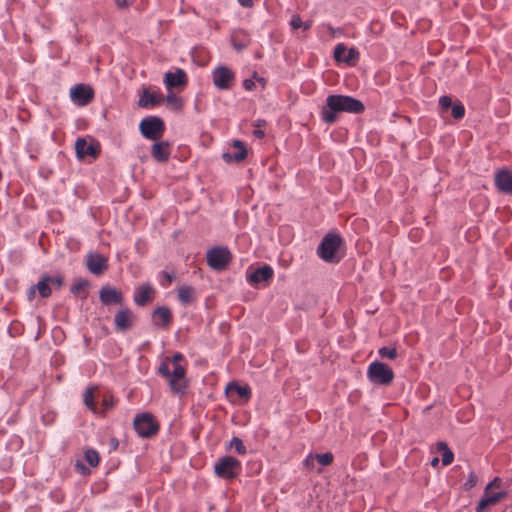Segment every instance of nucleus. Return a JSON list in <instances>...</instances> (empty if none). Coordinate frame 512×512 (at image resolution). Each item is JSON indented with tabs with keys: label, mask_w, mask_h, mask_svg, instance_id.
Here are the masks:
<instances>
[{
	"label": "nucleus",
	"mask_w": 512,
	"mask_h": 512,
	"mask_svg": "<svg viewBox=\"0 0 512 512\" xmlns=\"http://www.w3.org/2000/svg\"><path fill=\"white\" fill-rule=\"evenodd\" d=\"M364 110L365 106L360 100L348 95L332 94L326 98L320 114L326 124H334L339 113L361 114Z\"/></svg>",
	"instance_id": "f257e3e1"
},
{
	"label": "nucleus",
	"mask_w": 512,
	"mask_h": 512,
	"mask_svg": "<svg viewBox=\"0 0 512 512\" xmlns=\"http://www.w3.org/2000/svg\"><path fill=\"white\" fill-rule=\"evenodd\" d=\"M343 239L336 233H327L321 240L318 248L317 255L327 263L337 264L342 259L339 254L340 246Z\"/></svg>",
	"instance_id": "f03ea898"
},
{
	"label": "nucleus",
	"mask_w": 512,
	"mask_h": 512,
	"mask_svg": "<svg viewBox=\"0 0 512 512\" xmlns=\"http://www.w3.org/2000/svg\"><path fill=\"white\" fill-rule=\"evenodd\" d=\"M367 377L374 385L389 386L394 380V372L388 365L374 361L368 366Z\"/></svg>",
	"instance_id": "7ed1b4c3"
},
{
	"label": "nucleus",
	"mask_w": 512,
	"mask_h": 512,
	"mask_svg": "<svg viewBox=\"0 0 512 512\" xmlns=\"http://www.w3.org/2000/svg\"><path fill=\"white\" fill-rule=\"evenodd\" d=\"M133 425L137 434L146 439L155 436L160 429L159 423L156 421L153 414L149 412L137 414L134 418Z\"/></svg>",
	"instance_id": "20e7f679"
},
{
	"label": "nucleus",
	"mask_w": 512,
	"mask_h": 512,
	"mask_svg": "<svg viewBox=\"0 0 512 512\" xmlns=\"http://www.w3.org/2000/svg\"><path fill=\"white\" fill-rule=\"evenodd\" d=\"M242 470L241 462L232 456H224L219 458L214 464L215 474L223 479H235Z\"/></svg>",
	"instance_id": "39448f33"
},
{
	"label": "nucleus",
	"mask_w": 512,
	"mask_h": 512,
	"mask_svg": "<svg viewBox=\"0 0 512 512\" xmlns=\"http://www.w3.org/2000/svg\"><path fill=\"white\" fill-rule=\"evenodd\" d=\"M139 130L144 138L156 141L163 136L165 123L158 116H148L140 122Z\"/></svg>",
	"instance_id": "423d86ee"
},
{
	"label": "nucleus",
	"mask_w": 512,
	"mask_h": 512,
	"mask_svg": "<svg viewBox=\"0 0 512 512\" xmlns=\"http://www.w3.org/2000/svg\"><path fill=\"white\" fill-rule=\"evenodd\" d=\"M231 261L232 254L226 247H213L207 252V263L216 271H223L227 269Z\"/></svg>",
	"instance_id": "0eeeda50"
},
{
	"label": "nucleus",
	"mask_w": 512,
	"mask_h": 512,
	"mask_svg": "<svg viewBox=\"0 0 512 512\" xmlns=\"http://www.w3.org/2000/svg\"><path fill=\"white\" fill-rule=\"evenodd\" d=\"M94 89L83 83L76 84L70 89L71 100L78 106H86L94 99Z\"/></svg>",
	"instance_id": "6e6552de"
},
{
	"label": "nucleus",
	"mask_w": 512,
	"mask_h": 512,
	"mask_svg": "<svg viewBox=\"0 0 512 512\" xmlns=\"http://www.w3.org/2000/svg\"><path fill=\"white\" fill-rule=\"evenodd\" d=\"M214 85L220 90L230 89L235 81L234 72L226 66H219L212 72Z\"/></svg>",
	"instance_id": "1a4fd4ad"
},
{
	"label": "nucleus",
	"mask_w": 512,
	"mask_h": 512,
	"mask_svg": "<svg viewBox=\"0 0 512 512\" xmlns=\"http://www.w3.org/2000/svg\"><path fill=\"white\" fill-rule=\"evenodd\" d=\"M185 374V367L180 364L174 365V369L169 380V386L175 394L183 395L186 393L187 381L185 380Z\"/></svg>",
	"instance_id": "9d476101"
},
{
	"label": "nucleus",
	"mask_w": 512,
	"mask_h": 512,
	"mask_svg": "<svg viewBox=\"0 0 512 512\" xmlns=\"http://www.w3.org/2000/svg\"><path fill=\"white\" fill-rule=\"evenodd\" d=\"M76 155L79 159H83L86 156L97 158L100 154V145L98 142L88 143L84 138H78L75 142Z\"/></svg>",
	"instance_id": "9b49d317"
},
{
	"label": "nucleus",
	"mask_w": 512,
	"mask_h": 512,
	"mask_svg": "<svg viewBox=\"0 0 512 512\" xmlns=\"http://www.w3.org/2000/svg\"><path fill=\"white\" fill-rule=\"evenodd\" d=\"M86 267L93 275L100 276L108 269L107 258L99 253H89L86 256Z\"/></svg>",
	"instance_id": "f8f14e48"
},
{
	"label": "nucleus",
	"mask_w": 512,
	"mask_h": 512,
	"mask_svg": "<svg viewBox=\"0 0 512 512\" xmlns=\"http://www.w3.org/2000/svg\"><path fill=\"white\" fill-rule=\"evenodd\" d=\"M135 315L129 308H123L119 310L114 317L115 330L118 332L128 331L134 324Z\"/></svg>",
	"instance_id": "ddd939ff"
},
{
	"label": "nucleus",
	"mask_w": 512,
	"mask_h": 512,
	"mask_svg": "<svg viewBox=\"0 0 512 512\" xmlns=\"http://www.w3.org/2000/svg\"><path fill=\"white\" fill-rule=\"evenodd\" d=\"M99 299L103 305H122L124 302L123 293L111 286H103L99 292Z\"/></svg>",
	"instance_id": "4468645a"
},
{
	"label": "nucleus",
	"mask_w": 512,
	"mask_h": 512,
	"mask_svg": "<svg viewBox=\"0 0 512 512\" xmlns=\"http://www.w3.org/2000/svg\"><path fill=\"white\" fill-rule=\"evenodd\" d=\"M494 182L497 190L501 193L512 195V171L503 168L495 173Z\"/></svg>",
	"instance_id": "2eb2a0df"
},
{
	"label": "nucleus",
	"mask_w": 512,
	"mask_h": 512,
	"mask_svg": "<svg viewBox=\"0 0 512 512\" xmlns=\"http://www.w3.org/2000/svg\"><path fill=\"white\" fill-rule=\"evenodd\" d=\"M152 321L154 326L167 330L173 321V315L170 308L160 306L153 310Z\"/></svg>",
	"instance_id": "dca6fc26"
},
{
	"label": "nucleus",
	"mask_w": 512,
	"mask_h": 512,
	"mask_svg": "<svg viewBox=\"0 0 512 512\" xmlns=\"http://www.w3.org/2000/svg\"><path fill=\"white\" fill-rule=\"evenodd\" d=\"M274 275V271L271 266L263 265L254 269L247 275V281L251 285H258L260 283H268Z\"/></svg>",
	"instance_id": "f3484780"
},
{
	"label": "nucleus",
	"mask_w": 512,
	"mask_h": 512,
	"mask_svg": "<svg viewBox=\"0 0 512 512\" xmlns=\"http://www.w3.org/2000/svg\"><path fill=\"white\" fill-rule=\"evenodd\" d=\"M506 496H507V492H505V491L490 494L489 491L484 490L483 496L481 497L475 510H476V512H485L490 507L498 504Z\"/></svg>",
	"instance_id": "a211bd4d"
},
{
	"label": "nucleus",
	"mask_w": 512,
	"mask_h": 512,
	"mask_svg": "<svg viewBox=\"0 0 512 512\" xmlns=\"http://www.w3.org/2000/svg\"><path fill=\"white\" fill-rule=\"evenodd\" d=\"M155 290L150 283H144L137 287L134 292V302L143 307L153 301Z\"/></svg>",
	"instance_id": "6ab92c4d"
},
{
	"label": "nucleus",
	"mask_w": 512,
	"mask_h": 512,
	"mask_svg": "<svg viewBox=\"0 0 512 512\" xmlns=\"http://www.w3.org/2000/svg\"><path fill=\"white\" fill-rule=\"evenodd\" d=\"M171 155V144L168 141H156L151 146V156L159 163H166Z\"/></svg>",
	"instance_id": "aec40b11"
},
{
	"label": "nucleus",
	"mask_w": 512,
	"mask_h": 512,
	"mask_svg": "<svg viewBox=\"0 0 512 512\" xmlns=\"http://www.w3.org/2000/svg\"><path fill=\"white\" fill-rule=\"evenodd\" d=\"M164 83L168 89L184 87L188 83L186 72L178 68L175 72H167L164 77Z\"/></svg>",
	"instance_id": "412c9836"
},
{
	"label": "nucleus",
	"mask_w": 512,
	"mask_h": 512,
	"mask_svg": "<svg viewBox=\"0 0 512 512\" xmlns=\"http://www.w3.org/2000/svg\"><path fill=\"white\" fill-rule=\"evenodd\" d=\"M359 53L354 49H347V47L340 43L334 49V58L336 61H342L348 64H353L358 59Z\"/></svg>",
	"instance_id": "4be33fe9"
},
{
	"label": "nucleus",
	"mask_w": 512,
	"mask_h": 512,
	"mask_svg": "<svg viewBox=\"0 0 512 512\" xmlns=\"http://www.w3.org/2000/svg\"><path fill=\"white\" fill-rule=\"evenodd\" d=\"M163 100L162 95H157L155 93H150L148 89H144L140 99L138 101V105L140 107L146 108L148 106H156L160 104Z\"/></svg>",
	"instance_id": "5701e85b"
},
{
	"label": "nucleus",
	"mask_w": 512,
	"mask_h": 512,
	"mask_svg": "<svg viewBox=\"0 0 512 512\" xmlns=\"http://www.w3.org/2000/svg\"><path fill=\"white\" fill-rule=\"evenodd\" d=\"M226 393H235L239 398L248 401L251 397V389L248 385L241 386L235 382H231L226 386Z\"/></svg>",
	"instance_id": "b1692460"
},
{
	"label": "nucleus",
	"mask_w": 512,
	"mask_h": 512,
	"mask_svg": "<svg viewBox=\"0 0 512 512\" xmlns=\"http://www.w3.org/2000/svg\"><path fill=\"white\" fill-rule=\"evenodd\" d=\"M97 387H88L83 394V402L85 406L93 411L94 413H98V408L95 402V391Z\"/></svg>",
	"instance_id": "393cba45"
},
{
	"label": "nucleus",
	"mask_w": 512,
	"mask_h": 512,
	"mask_svg": "<svg viewBox=\"0 0 512 512\" xmlns=\"http://www.w3.org/2000/svg\"><path fill=\"white\" fill-rule=\"evenodd\" d=\"M195 289L191 286H181L178 289V299L183 305H188L194 300Z\"/></svg>",
	"instance_id": "a878e982"
},
{
	"label": "nucleus",
	"mask_w": 512,
	"mask_h": 512,
	"mask_svg": "<svg viewBox=\"0 0 512 512\" xmlns=\"http://www.w3.org/2000/svg\"><path fill=\"white\" fill-rule=\"evenodd\" d=\"M437 450L439 452H442V464L444 466H448L453 462L454 454L445 442H443V441L438 442Z\"/></svg>",
	"instance_id": "bb28decb"
},
{
	"label": "nucleus",
	"mask_w": 512,
	"mask_h": 512,
	"mask_svg": "<svg viewBox=\"0 0 512 512\" xmlns=\"http://www.w3.org/2000/svg\"><path fill=\"white\" fill-rule=\"evenodd\" d=\"M89 285L88 280L86 279H79L76 283H74L70 291L73 295L81 297L82 299L87 297V293L85 292V289Z\"/></svg>",
	"instance_id": "cd10ccee"
},
{
	"label": "nucleus",
	"mask_w": 512,
	"mask_h": 512,
	"mask_svg": "<svg viewBox=\"0 0 512 512\" xmlns=\"http://www.w3.org/2000/svg\"><path fill=\"white\" fill-rule=\"evenodd\" d=\"M247 157V149H242V151H237L235 153L225 152L222 154V158L226 163L231 162H241Z\"/></svg>",
	"instance_id": "c85d7f7f"
},
{
	"label": "nucleus",
	"mask_w": 512,
	"mask_h": 512,
	"mask_svg": "<svg viewBox=\"0 0 512 512\" xmlns=\"http://www.w3.org/2000/svg\"><path fill=\"white\" fill-rule=\"evenodd\" d=\"M49 282V280H46V275H44L36 285V289L42 298H47L52 294Z\"/></svg>",
	"instance_id": "c756f323"
},
{
	"label": "nucleus",
	"mask_w": 512,
	"mask_h": 512,
	"mask_svg": "<svg viewBox=\"0 0 512 512\" xmlns=\"http://www.w3.org/2000/svg\"><path fill=\"white\" fill-rule=\"evenodd\" d=\"M311 25V21H302L301 17L298 14L293 15L290 20V26L293 30L302 28L304 31H306L311 28Z\"/></svg>",
	"instance_id": "7c9ffc66"
},
{
	"label": "nucleus",
	"mask_w": 512,
	"mask_h": 512,
	"mask_svg": "<svg viewBox=\"0 0 512 512\" xmlns=\"http://www.w3.org/2000/svg\"><path fill=\"white\" fill-rule=\"evenodd\" d=\"M84 457L88 464L92 467H96L99 464L100 457L98 452L94 449H87L85 451Z\"/></svg>",
	"instance_id": "2f4dec72"
},
{
	"label": "nucleus",
	"mask_w": 512,
	"mask_h": 512,
	"mask_svg": "<svg viewBox=\"0 0 512 512\" xmlns=\"http://www.w3.org/2000/svg\"><path fill=\"white\" fill-rule=\"evenodd\" d=\"M451 115L454 119L460 120L465 115V107L460 101H456L453 103L451 107Z\"/></svg>",
	"instance_id": "473e14b6"
},
{
	"label": "nucleus",
	"mask_w": 512,
	"mask_h": 512,
	"mask_svg": "<svg viewBox=\"0 0 512 512\" xmlns=\"http://www.w3.org/2000/svg\"><path fill=\"white\" fill-rule=\"evenodd\" d=\"M378 354L381 358L395 359L398 357V352L395 347H381L378 351Z\"/></svg>",
	"instance_id": "72a5a7b5"
},
{
	"label": "nucleus",
	"mask_w": 512,
	"mask_h": 512,
	"mask_svg": "<svg viewBox=\"0 0 512 512\" xmlns=\"http://www.w3.org/2000/svg\"><path fill=\"white\" fill-rule=\"evenodd\" d=\"M230 447L234 448L239 455H244L247 452L246 447L243 444V441L238 437L232 438L230 442Z\"/></svg>",
	"instance_id": "f704fd0d"
},
{
	"label": "nucleus",
	"mask_w": 512,
	"mask_h": 512,
	"mask_svg": "<svg viewBox=\"0 0 512 512\" xmlns=\"http://www.w3.org/2000/svg\"><path fill=\"white\" fill-rule=\"evenodd\" d=\"M314 457L322 466H328L333 462V454L330 452L316 454Z\"/></svg>",
	"instance_id": "c9c22d12"
},
{
	"label": "nucleus",
	"mask_w": 512,
	"mask_h": 512,
	"mask_svg": "<svg viewBox=\"0 0 512 512\" xmlns=\"http://www.w3.org/2000/svg\"><path fill=\"white\" fill-rule=\"evenodd\" d=\"M46 280H49L50 287H54L56 289H60L64 283V277L62 275L49 276L46 275Z\"/></svg>",
	"instance_id": "e433bc0d"
},
{
	"label": "nucleus",
	"mask_w": 512,
	"mask_h": 512,
	"mask_svg": "<svg viewBox=\"0 0 512 512\" xmlns=\"http://www.w3.org/2000/svg\"><path fill=\"white\" fill-rule=\"evenodd\" d=\"M166 101L169 104H172L175 109L180 110L183 106L182 99L175 94H168L166 97Z\"/></svg>",
	"instance_id": "4c0bfd02"
},
{
	"label": "nucleus",
	"mask_w": 512,
	"mask_h": 512,
	"mask_svg": "<svg viewBox=\"0 0 512 512\" xmlns=\"http://www.w3.org/2000/svg\"><path fill=\"white\" fill-rule=\"evenodd\" d=\"M168 358H166L165 361L161 362L159 368H158V372L161 376L167 378L170 380V377H171V371H170V368H169V364H168Z\"/></svg>",
	"instance_id": "58836bf2"
},
{
	"label": "nucleus",
	"mask_w": 512,
	"mask_h": 512,
	"mask_svg": "<svg viewBox=\"0 0 512 512\" xmlns=\"http://www.w3.org/2000/svg\"><path fill=\"white\" fill-rule=\"evenodd\" d=\"M161 276H162L163 279L161 280L160 283L164 287H168L174 281V279L176 278L174 273H170V272H167V271H162L161 272Z\"/></svg>",
	"instance_id": "ea45409f"
},
{
	"label": "nucleus",
	"mask_w": 512,
	"mask_h": 512,
	"mask_svg": "<svg viewBox=\"0 0 512 512\" xmlns=\"http://www.w3.org/2000/svg\"><path fill=\"white\" fill-rule=\"evenodd\" d=\"M477 476L471 472L469 475H468V479L467 481L463 484V489L465 491H469L470 489H472L476 484H477Z\"/></svg>",
	"instance_id": "a19ab883"
},
{
	"label": "nucleus",
	"mask_w": 512,
	"mask_h": 512,
	"mask_svg": "<svg viewBox=\"0 0 512 512\" xmlns=\"http://www.w3.org/2000/svg\"><path fill=\"white\" fill-rule=\"evenodd\" d=\"M439 105L442 110H447L452 107V99L449 96H441L439 99Z\"/></svg>",
	"instance_id": "79ce46f5"
},
{
	"label": "nucleus",
	"mask_w": 512,
	"mask_h": 512,
	"mask_svg": "<svg viewBox=\"0 0 512 512\" xmlns=\"http://www.w3.org/2000/svg\"><path fill=\"white\" fill-rule=\"evenodd\" d=\"M102 406H103V409L101 411L98 410L99 413H104L106 410L111 409L114 406L113 398L105 397L102 400Z\"/></svg>",
	"instance_id": "37998d69"
},
{
	"label": "nucleus",
	"mask_w": 512,
	"mask_h": 512,
	"mask_svg": "<svg viewBox=\"0 0 512 512\" xmlns=\"http://www.w3.org/2000/svg\"><path fill=\"white\" fill-rule=\"evenodd\" d=\"M75 470L82 475H88L90 473L89 468H87L81 461H77L75 463Z\"/></svg>",
	"instance_id": "c03bdc74"
},
{
	"label": "nucleus",
	"mask_w": 512,
	"mask_h": 512,
	"mask_svg": "<svg viewBox=\"0 0 512 512\" xmlns=\"http://www.w3.org/2000/svg\"><path fill=\"white\" fill-rule=\"evenodd\" d=\"M500 485H501V479L496 477L489 484H487V486L485 487L484 490L489 491L492 488H499Z\"/></svg>",
	"instance_id": "a18cd8bd"
},
{
	"label": "nucleus",
	"mask_w": 512,
	"mask_h": 512,
	"mask_svg": "<svg viewBox=\"0 0 512 512\" xmlns=\"http://www.w3.org/2000/svg\"><path fill=\"white\" fill-rule=\"evenodd\" d=\"M243 86L246 90L251 91L255 88V82L253 79H245L243 81Z\"/></svg>",
	"instance_id": "49530a36"
},
{
	"label": "nucleus",
	"mask_w": 512,
	"mask_h": 512,
	"mask_svg": "<svg viewBox=\"0 0 512 512\" xmlns=\"http://www.w3.org/2000/svg\"><path fill=\"white\" fill-rule=\"evenodd\" d=\"M314 460H315V457L313 455H309L305 460H304V465L307 467V468H314Z\"/></svg>",
	"instance_id": "de8ad7c7"
},
{
	"label": "nucleus",
	"mask_w": 512,
	"mask_h": 512,
	"mask_svg": "<svg viewBox=\"0 0 512 512\" xmlns=\"http://www.w3.org/2000/svg\"><path fill=\"white\" fill-rule=\"evenodd\" d=\"M232 146L236 148L238 151H242V149H246L245 144L240 140H234Z\"/></svg>",
	"instance_id": "09e8293b"
},
{
	"label": "nucleus",
	"mask_w": 512,
	"mask_h": 512,
	"mask_svg": "<svg viewBox=\"0 0 512 512\" xmlns=\"http://www.w3.org/2000/svg\"><path fill=\"white\" fill-rule=\"evenodd\" d=\"M183 359H184L183 354H181L180 352H177L173 355L172 362L174 365H176V364H179V362L182 361Z\"/></svg>",
	"instance_id": "8fccbe9b"
},
{
	"label": "nucleus",
	"mask_w": 512,
	"mask_h": 512,
	"mask_svg": "<svg viewBox=\"0 0 512 512\" xmlns=\"http://www.w3.org/2000/svg\"><path fill=\"white\" fill-rule=\"evenodd\" d=\"M115 4L119 8H127L129 6V0H115Z\"/></svg>",
	"instance_id": "3c124183"
},
{
	"label": "nucleus",
	"mask_w": 512,
	"mask_h": 512,
	"mask_svg": "<svg viewBox=\"0 0 512 512\" xmlns=\"http://www.w3.org/2000/svg\"><path fill=\"white\" fill-rule=\"evenodd\" d=\"M238 2L240 3L241 6H243L245 8H250L253 6L252 0H238Z\"/></svg>",
	"instance_id": "603ef678"
},
{
	"label": "nucleus",
	"mask_w": 512,
	"mask_h": 512,
	"mask_svg": "<svg viewBox=\"0 0 512 512\" xmlns=\"http://www.w3.org/2000/svg\"><path fill=\"white\" fill-rule=\"evenodd\" d=\"M246 46H247V44L242 43V42H239V43H236V42H235V43H234V48H235L236 50H239V51H241V50H243L244 48H246Z\"/></svg>",
	"instance_id": "864d4df0"
},
{
	"label": "nucleus",
	"mask_w": 512,
	"mask_h": 512,
	"mask_svg": "<svg viewBox=\"0 0 512 512\" xmlns=\"http://www.w3.org/2000/svg\"><path fill=\"white\" fill-rule=\"evenodd\" d=\"M253 78L256 79L259 83H261L263 87L265 86V84H266L265 79L262 77H258L256 72H254Z\"/></svg>",
	"instance_id": "5fc2aeb1"
},
{
	"label": "nucleus",
	"mask_w": 512,
	"mask_h": 512,
	"mask_svg": "<svg viewBox=\"0 0 512 512\" xmlns=\"http://www.w3.org/2000/svg\"><path fill=\"white\" fill-rule=\"evenodd\" d=\"M253 134L256 138H259V139H261L265 136V133L262 130H255L253 132Z\"/></svg>",
	"instance_id": "6e6d98bb"
},
{
	"label": "nucleus",
	"mask_w": 512,
	"mask_h": 512,
	"mask_svg": "<svg viewBox=\"0 0 512 512\" xmlns=\"http://www.w3.org/2000/svg\"><path fill=\"white\" fill-rule=\"evenodd\" d=\"M36 286H33L30 288L29 298L32 299L34 293H35Z\"/></svg>",
	"instance_id": "4d7b16f0"
},
{
	"label": "nucleus",
	"mask_w": 512,
	"mask_h": 512,
	"mask_svg": "<svg viewBox=\"0 0 512 512\" xmlns=\"http://www.w3.org/2000/svg\"><path fill=\"white\" fill-rule=\"evenodd\" d=\"M438 463H439V459H438L437 457H436V458H434V459L431 461V465H432L433 467H436V466L438 465Z\"/></svg>",
	"instance_id": "13d9d810"
}]
</instances>
